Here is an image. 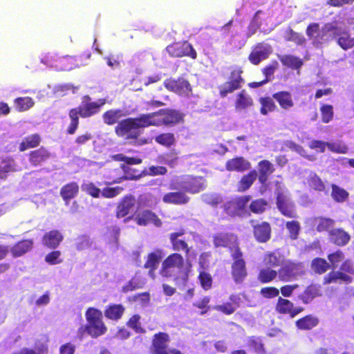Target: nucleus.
I'll return each instance as SVG.
<instances>
[{"mask_svg": "<svg viewBox=\"0 0 354 354\" xmlns=\"http://www.w3.org/2000/svg\"><path fill=\"white\" fill-rule=\"evenodd\" d=\"M278 271L271 269L270 267L259 270L257 279L261 283H268L276 279Z\"/></svg>", "mask_w": 354, "mask_h": 354, "instance_id": "3c124183", "label": "nucleus"}, {"mask_svg": "<svg viewBox=\"0 0 354 354\" xmlns=\"http://www.w3.org/2000/svg\"><path fill=\"white\" fill-rule=\"evenodd\" d=\"M320 295L319 288L315 284H310L305 288L298 297L303 304H308Z\"/></svg>", "mask_w": 354, "mask_h": 354, "instance_id": "a19ab883", "label": "nucleus"}, {"mask_svg": "<svg viewBox=\"0 0 354 354\" xmlns=\"http://www.w3.org/2000/svg\"><path fill=\"white\" fill-rule=\"evenodd\" d=\"M50 158L51 153L44 147L31 151L28 154V160L34 167L41 165Z\"/></svg>", "mask_w": 354, "mask_h": 354, "instance_id": "c756f323", "label": "nucleus"}, {"mask_svg": "<svg viewBox=\"0 0 354 354\" xmlns=\"http://www.w3.org/2000/svg\"><path fill=\"white\" fill-rule=\"evenodd\" d=\"M253 104V99L245 89L241 90L236 96L234 106L236 110H245L252 106Z\"/></svg>", "mask_w": 354, "mask_h": 354, "instance_id": "e433bc0d", "label": "nucleus"}, {"mask_svg": "<svg viewBox=\"0 0 354 354\" xmlns=\"http://www.w3.org/2000/svg\"><path fill=\"white\" fill-rule=\"evenodd\" d=\"M198 279L199 283L204 290H209L212 287L213 279L212 275L205 271L202 270L199 272Z\"/></svg>", "mask_w": 354, "mask_h": 354, "instance_id": "bf43d9fd", "label": "nucleus"}, {"mask_svg": "<svg viewBox=\"0 0 354 354\" xmlns=\"http://www.w3.org/2000/svg\"><path fill=\"white\" fill-rule=\"evenodd\" d=\"M257 178V172L255 169L251 170L247 174L243 175L237 183V191L244 192L249 189Z\"/></svg>", "mask_w": 354, "mask_h": 354, "instance_id": "4c0bfd02", "label": "nucleus"}, {"mask_svg": "<svg viewBox=\"0 0 354 354\" xmlns=\"http://www.w3.org/2000/svg\"><path fill=\"white\" fill-rule=\"evenodd\" d=\"M252 227V234L255 240L259 243H265L270 241L272 236V227L268 221L259 222L255 219L249 221Z\"/></svg>", "mask_w": 354, "mask_h": 354, "instance_id": "a211bd4d", "label": "nucleus"}, {"mask_svg": "<svg viewBox=\"0 0 354 354\" xmlns=\"http://www.w3.org/2000/svg\"><path fill=\"white\" fill-rule=\"evenodd\" d=\"M242 251L231 254L233 262L231 266V274L236 283H241L248 276L246 263L243 257Z\"/></svg>", "mask_w": 354, "mask_h": 354, "instance_id": "ddd939ff", "label": "nucleus"}, {"mask_svg": "<svg viewBox=\"0 0 354 354\" xmlns=\"http://www.w3.org/2000/svg\"><path fill=\"white\" fill-rule=\"evenodd\" d=\"M136 204V198L133 196L128 194L124 196L118 203L116 210L115 216L117 218H122L126 216L130 212V210Z\"/></svg>", "mask_w": 354, "mask_h": 354, "instance_id": "bb28decb", "label": "nucleus"}, {"mask_svg": "<svg viewBox=\"0 0 354 354\" xmlns=\"http://www.w3.org/2000/svg\"><path fill=\"white\" fill-rule=\"evenodd\" d=\"M140 319L141 317L139 315L135 314L129 319L126 325L132 328L136 333H145L146 330L142 327Z\"/></svg>", "mask_w": 354, "mask_h": 354, "instance_id": "13d9d810", "label": "nucleus"}, {"mask_svg": "<svg viewBox=\"0 0 354 354\" xmlns=\"http://www.w3.org/2000/svg\"><path fill=\"white\" fill-rule=\"evenodd\" d=\"M163 84L168 91L179 95L189 96L192 91L189 81L183 77L177 79L168 78L164 81Z\"/></svg>", "mask_w": 354, "mask_h": 354, "instance_id": "6ab92c4d", "label": "nucleus"}, {"mask_svg": "<svg viewBox=\"0 0 354 354\" xmlns=\"http://www.w3.org/2000/svg\"><path fill=\"white\" fill-rule=\"evenodd\" d=\"M155 142L162 146L170 147L176 144V138L171 132L161 133L154 138Z\"/></svg>", "mask_w": 354, "mask_h": 354, "instance_id": "8fccbe9b", "label": "nucleus"}, {"mask_svg": "<svg viewBox=\"0 0 354 354\" xmlns=\"http://www.w3.org/2000/svg\"><path fill=\"white\" fill-rule=\"evenodd\" d=\"M213 244L215 248H227L232 253L241 251L237 235L232 232H219L213 236Z\"/></svg>", "mask_w": 354, "mask_h": 354, "instance_id": "4468645a", "label": "nucleus"}, {"mask_svg": "<svg viewBox=\"0 0 354 354\" xmlns=\"http://www.w3.org/2000/svg\"><path fill=\"white\" fill-rule=\"evenodd\" d=\"M85 317L87 324L78 329L79 334L83 335L84 332H86L93 338H97L106 333L107 327L103 321V315L101 310L89 307L86 310Z\"/></svg>", "mask_w": 354, "mask_h": 354, "instance_id": "0eeeda50", "label": "nucleus"}, {"mask_svg": "<svg viewBox=\"0 0 354 354\" xmlns=\"http://www.w3.org/2000/svg\"><path fill=\"white\" fill-rule=\"evenodd\" d=\"M82 190L92 196L93 198H99L101 195V190L93 183H87L82 185Z\"/></svg>", "mask_w": 354, "mask_h": 354, "instance_id": "774afa93", "label": "nucleus"}, {"mask_svg": "<svg viewBox=\"0 0 354 354\" xmlns=\"http://www.w3.org/2000/svg\"><path fill=\"white\" fill-rule=\"evenodd\" d=\"M201 200L206 205L213 207H217L223 202L222 196L216 193H205L202 194Z\"/></svg>", "mask_w": 354, "mask_h": 354, "instance_id": "4d7b16f0", "label": "nucleus"}, {"mask_svg": "<svg viewBox=\"0 0 354 354\" xmlns=\"http://www.w3.org/2000/svg\"><path fill=\"white\" fill-rule=\"evenodd\" d=\"M314 222L316 223V230L318 232H328L329 233L335 224L334 219L324 216L315 217Z\"/></svg>", "mask_w": 354, "mask_h": 354, "instance_id": "79ce46f5", "label": "nucleus"}, {"mask_svg": "<svg viewBox=\"0 0 354 354\" xmlns=\"http://www.w3.org/2000/svg\"><path fill=\"white\" fill-rule=\"evenodd\" d=\"M259 102L261 105L259 111L262 115H267L269 113L274 112L277 109L272 97H261L259 99Z\"/></svg>", "mask_w": 354, "mask_h": 354, "instance_id": "37998d69", "label": "nucleus"}, {"mask_svg": "<svg viewBox=\"0 0 354 354\" xmlns=\"http://www.w3.org/2000/svg\"><path fill=\"white\" fill-rule=\"evenodd\" d=\"M319 111L322 122L328 123L333 120L334 117V111L332 105L323 104L321 105Z\"/></svg>", "mask_w": 354, "mask_h": 354, "instance_id": "052dcab7", "label": "nucleus"}, {"mask_svg": "<svg viewBox=\"0 0 354 354\" xmlns=\"http://www.w3.org/2000/svg\"><path fill=\"white\" fill-rule=\"evenodd\" d=\"M319 324V319L317 317L309 314L295 322L296 327L301 330H310L315 328Z\"/></svg>", "mask_w": 354, "mask_h": 354, "instance_id": "c9c22d12", "label": "nucleus"}, {"mask_svg": "<svg viewBox=\"0 0 354 354\" xmlns=\"http://www.w3.org/2000/svg\"><path fill=\"white\" fill-rule=\"evenodd\" d=\"M230 302H225L214 306V309L225 315L233 314L240 307L241 297L239 295L232 294L229 297Z\"/></svg>", "mask_w": 354, "mask_h": 354, "instance_id": "7c9ffc66", "label": "nucleus"}, {"mask_svg": "<svg viewBox=\"0 0 354 354\" xmlns=\"http://www.w3.org/2000/svg\"><path fill=\"white\" fill-rule=\"evenodd\" d=\"M170 337L168 333L158 332L153 335L151 345V354H183L176 348L169 349Z\"/></svg>", "mask_w": 354, "mask_h": 354, "instance_id": "9b49d317", "label": "nucleus"}, {"mask_svg": "<svg viewBox=\"0 0 354 354\" xmlns=\"http://www.w3.org/2000/svg\"><path fill=\"white\" fill-rule=\"evenodd\" d=\"M304 266L302 263L287 261L282 264L278 270L279 279L283 282H289L296 280L298 277L304 275Z\"/></svg>", "mask_w": 354, "mask_h": 354, "instance_id": "9d476101", "label": "nucleus"}, {"mask_svg": "<svg viewBox=\"0 0 354 354\" xmlns=\"http://www.w3.org/2000/svg\"><path fill=\"white\" fill-rule=\"evenodd\" d=\"M149 127H173L184 122L185 115L180 111L174 109H162L157 111L146 113Z\"/></svg>", "mask_w": 354, "mask_h": 354, "instance_id": "423d86ee", "label": "nucleus"}, {"mask_svg": "<svg viewBox=\"0 0 354 354\" xmlns=\"http://www.w3.org/2000/svg\"><path fill=\"white\" fill-rule=\"evenodd\" d=\"M337 44L344 50H348L354 47V37L347 30H343L337 26L334 38Z\"/></svg>", "mask_w": 354, "mask_h": 354, "instance_id": "393cba45", "label": "nucleus"}, {"mask_svg": "<svg viewBox=\"0 0 354 354\" xmlns=\"http://www.w3.org/2000/svg\"><path fill=\"white\" fill-rule=\"evenodd\" d=\"M207 180L204 176L183 174L172 178L168 185L169 190H183L186 194H196L205 189Z\"/></svg>", "mask_w": 354, "mask_h": 354, "instance_id": "39448f33", "label": "nucleus"}, {"mask_svg": "<svg viewBox=\"0 0 354 354\" xmlns=\"http://www.w3.org/2000/svg\"><path fill=\"white\" fill-rule=\"evenodd\" d=\"M124 116L121 109H109L102 115L104 122L107 125H113L120 122V119Z\"/></svg>", "mask_w": 354, "mask_h": 354, "instance_id": "c03bdc74", "label": "nucleus"}, {"mask_svg": "<svg viewBox=\"0 0 354 354\" xmlns=\"http://www.w3.org/2000/svg\"><path fill=\"white\" fill-rule=\"evenodd\" d=\"M279 60L283 66L293 70H299L304 64L301 59L291 55L280 56Z\"/></svg>", "mask_w": 354, "mask_h": 354, "instance_id": "49530a36", "label": "nucleus"}, {"mask_svg": "<svg viewBox=\"0 0 354 354\" xmlns=\"http://www.w3.org/2000/svg\"><path fill=\"white\" fill-rule=\"evenodd\" d=\"M330 268H336L338 264L342 261L339 270H332L327 273L323 278V284L328 285L344 284L348 285L353 281L354 263L351 259H345V254L341 250H337L327 255Z\"/></svg>", "mask_w": 354, "mask_h": 354, "instance_id": "f257e3e1", "label": "nucleus"}, {"mask_svg": "<svg viewBox=\"0 0 354 354\" xmlns=\"http://www.w3.org/2000/svg\"><path fill=\"white\" fill-rule=\"evenodd\" d=\"M337 22L336 21L325 24L315 37V44H322L335 39V32L337 30Z\"/></svg>", "mask_w": 354, "mask_h": 354, "instance_id": "412c9836", "label": "nucleus"}, {"mask_svg": "<svg viewBox=\"0 0 354 354\" xmlns=\"http://www.w3.org/2000/svg\"><path fill=\"white\" fill-rule=\"evenodd\" d=\"M250 195H243L226 201L223 205V212L230 217L243 216L247 212V206L251 201Z\"/></svg>", "mask_w": 354, "mask_h": 354, "instance_id": "1a4fd4ad", "label": "nucleus"}, {"mask_svg": "<svg viewBox=\"0 0 354 354\" xmlns=\"http://www.w3.org/2000/svg\"><path fill=\"white\" fill-rule=\"evenodd\" d=\"M41 142V138L39 134H30L22 140L19 146V150L21 152L27 149L37 147Z\"/></svg>", "mask_w": 354, "mask_h": 354, "instance_id": "ea45409f", "label": "nucleus"}, {"mask_svg": "<svg viewBox=\"0 0 354 354\" xmlns=\"http://www.w3.org/2000/svg\"><path fill=\"white\" fill-rule=\"evenodd\" d=\"M32 239H23L17 242L10 248V252L13 258L20 257L30 252L33 248Z\"/></svg>", "mask_w": 354, "mask_h": 354, "instance_id": "473e14b6", "label": "nucleus"}, {"mask_svg": "<svg viewBox=\"0 0 354 354\" xmlns=\"http://www.w3.org/2000/svg\"><path fill=\"white\" fill-rule=\"evenodd\" d=\"M63 239L64 236L59 230H52L44 234L41 242L45 247L54 250L60 245Z\"/></svg>", "mask_w": 354, "mask_h": 354, "instance_id": "c85d7f7f", "label": "nucleus"}, {"mask_svg": "<svg viewBox=\"0 0 354 354\" xmlns=\"http://www.w3.org/2000/svg\"><path fill=\"white\" fill-rule=\"evenodd\" d=\"M121 168L124 172V176L122 178L124 180H138L143 176L142 171H140L136 169L132 168L131 166L121 165Z\"/></svg>", "mask_w": 354, "mask_h": 354, "instance_id": "6e6d98bb", "label": "nucleus"}, {"mask_svg": "<svg viewBox=\"0 0 354 354\" xmlns=\"http://www.w3.org/2000/svg\"><path fill=\"white\" fill-rule=\"evenodd\" d=\"M248 345L250 348H252L258 353H265L264 344L261 338L256 336L249 337L248 339Z\"/></svg>", "mask_w": 354, "mask_h": 354, "instance_id": "680f3d73", "label": "nucleus"}, {"mask_svg": "<svg viewBox=\"0 0 354 354\" xmlns=\"http://www.w3.org/2000/svg\"><path fill=\"white\" fill-rule=\"evenodd\" d=\"M269 207L268 200L260 198L252 200L249 205L250 211L254 214H261L264 213Z\"/></svg>", "mask_w": 354, "mask_h": 354, "instance_id": "09e8293b", "label": "nucleus"}, {"mask_svg": "<svg viewBox=\"0 0 354 354\" xmlns=\"http://www.w3.org/2000/svg\"><path fill=\"white\" fill-rule=\"evenodd\" d=\"M143 286V282L136 276L133 277L122 288V291L124 293L133 291L136 289L141 288Z\"/></svg>", "mask_w": 354, "mask_h": 354, "instance_id": "69168bd1", "label": "nucleus"}, {"mask_svg": "<svg viewBox=\"0 0 354 354\" xmlns=\"http://www.w3.org/2000/svg\"><path fill=\"white\" fill-rule=\"evenodd\" d=\"M79 193V185L76 182L68 183L62 187L60 196L66 205L69 204L71 199L75 198Z\"/></svg>", "mask_w": 354, "mask_h": 354, "instance_id": "f704fd0d", "label": "nucleus"}, {"mask_svg": "<svg viewBox=\"0 0 354 354\" xmlns=\"http://www.w3.org/2000/svg\"><path fill=\"white\" fill-rule=\"evenodd\" d=\"M283 261V256L277 251L268 252L263 258L265 264L270 268L281 266Z\"/></svg>", "mask_w": 354, "mask_h": 354, "instance_id": "de8ad7c7", "label": "nucleus"}, {"mask_svg": "<svg viewBox=\"0 0 354 354\" xmlns=\"http://www.w3.org/2000/svg\"><path fill=\"white\" fill-rule=\"evenodd\" d=\"M259 167V181L261 184H265L268 180V176L274 171L272 163L267 160H261L258 163Z\"/></svg>", "mask_w": 354, "mask_h": 354, "instance_id": "58836bf2", "label": "nucleus"}, {"mask_svg": "<svg viewBox=\"0 0 354 354\" xmlns=\"http://www.w3.org/2000/svg\"><path fill=\"white\" fill-rule=\"evenodd\" d=\"M185 259L178 252L167 256L162 263L160 274L164 278L172 279L176 284H185L189 278V270L185 268Z\"/></svg>", "mask_w": 354, "mask_h": 354, "instance_id": "7ed1b4c3", "label": "nucleus"}, {"mask_svg": "<svg viewBox=\"0 0 354 354\" xmlns=\"http://www.w3.org/2000/svg\"><path fill=\"white\" fill-rule=\"evenodd\" d=\"M163 257V252L160 249H156L153 252L148 254L147 259L144 264V268L149 269V275L155 278V271L158 268V264Z\"/></svg>", "mask_w": 354, "mask_h": 354, "instance_id": "b1692460", "label": "nucleus"}, {"mask_svg": "<svg viewBox=\"0 0 354 354\" xmlns=\"http://www.w3.org/2000/svg\"><path fill=\"white\" fill-rule=\"evenodd\" d=\"M106 103V99L105 98L92 102L89 95H84L81 104L77 108L71 109L68 112L71 122L66 130L67 134L73 135L76 132L80 123L79 116L86 118L97 114Z\"/></svg>", "mask_w": 354, "mask_h": 354, "instance_id": "f03ea898", "label": "nucleus"}, {"mask_svg": "<svg viewBox=\"0 0 354 354\" xmlns=\"http://www.w3.org/2000/svg\"><path fill=\"white\" fill-rule=\"evenodd\" d=\"M275 310L281 315H288L290 317H295L303 312L302 307H295L294 304L288 299L279 297L275 306Z\"/></svg>", "mask_w": 354, "mask_h": 354, "instance_id": "aec40b11", "label": "nucleus"}, {"mask_svg": "<svg viewBox=\"0 0 354 354\" xmlns=\"http://www.w3.org/2000/svg\"><path fill=\"white\" fill-rule=\"evenodd\" d=\"M143 176H163L167 173V169L164 166L151 165L147 168H145L142 171Z\"/></svg>", "mask_w": 354, "mask_h": 354, "instance_id": "e2e57ef3", "label": "nucleus"}, {"mask_svg": "<svg viewBox=\"0 0 354 354\" xmlns=\"http://www.w3.org/2000/svg\"><path fill=\"white\" fill-rule=\"evenodd\" d=\"M171 192L165 193L162 196V202L166 204L175 205H184L187 204L190 198L181 189L170 190Z\"/></svg>", "mask_w": 354, "mask_h": 354, "instance_id": "5701e85b", "label": "nucleus"}, {"mask_svg": "<svg viewBox=\"0 0 354 354\" xmlns=\"http://www.w3.org/2000/svg\"><path fill=\"white\" fill-rule=\"evenodd\" d=\"M250 167V162L241 156L230 159L225 163V169L228 171L244 172Z\"/></svg>", "mask_w": 354, "mask_h": 354, "instance_id": "2f4dec72", "label": "nucleus"}, {"mask_svg": "<svg viewBox=\"0 0 354 354\" xmlns=\"http://www.w3.org/2000/svg\"><path fill=\"white\" fill-rule=\"evenodd\" d=\"M272 53V48L269 44L258 42L252 46L248 59L252 65L257 66L268 59Z\"/></svg>", "mask_w": 354, "mask_h": 354, "instance_id": "f3484780", "label": "nucleus"}, {"mask_svg": "<svg viewBox=\"0 0 354 354\" xmlns=\"http://www.w3.org/2000/svg\"><path fill=\"white\" fill-rule=\"evenodd\" d=\"M185 234L184 230H180L178 232H172L169 234V241L171 244L172 250L176 252L183 251L185 254V260L187 263L190 261L196 259L197 253L195 250L189 248L187 243L179 237Z\"/></svg>", "mask_w": 354, "mask_h": 354, "instance_id": "f8f14e48", "label": "nucleus"}, {"mask_svg": "<svg viewBox=\"0 0 354 354\" xmlns=\"http://www.w3.org/2000/svg\"><path fill=\"white\" fill-rule=\"evenodd\" d=\"M14 104L18 111L23 112L32 107L35 102L30 97H19L15 99Z\"/></svg>", "mask_w": 354, "mask_h": 354, "instance_id": "603ef678", "label": "nucleus"}, {"mask_svg": "<svg viewBox=\"0 0 354 354\" xmlns=\"http://www.w3.org/2000/svg\"><path fill=\"white\" fill-rule=\"evenodd\" d=\"M331 196L336 202L342 203L348 198V193L344 189L332 185Z\"/></svg>", "mask_w": 354, "mask_h": 354, "instance_id": "0e129e2a", "label": "nucleus"}, {"mask_svg": "<svg viewBox=\"0 0 354 354\" xmlns=\"http://www.w3.org/2000/svg\"><path fill=\"white\" fill-rule=\"evenodd\" d=\"M167 52L173 57H189L192 59L197 58V53L193 46L187 41L174 42L166 48Z\"/></svg>", "mask_w": 354, "mask_h": 354, "instance_id": "2eb2a0df", "label": "nucleus"}, {"mask_svg": "<svg viewBox=\"0 0 354 354\" xmlns=\"http://www.w3.org/2000/svg\"><path fill=\"white\" fill-rule=\"evenodd\" d=\"M243 73V71L241 67H234L230 71L227 80L218 86V92L221 97H225L228 94L241 88L244 83Z\"/></svg>", "mask_w": 354, "mask_h": 354, "instance_id": "6e6552de", "label": "nucleus"}, {"mask_svg": "<svg viewBox=\"0 0 354 354\" xmlns=\"http://www.w3.org/2000/svg\"><path fill=\"white\" fill-rule=\"evenodd\" d=\"M310 268L315 274L321 275L330 268V265L325 259L316 257L312 260Z\"/></svg>", "mask_w": 354, "mask_h": 354, "instance_id": "a18cd8bd", "label": "nucleus"}, {"mask_svg": "<svg viewBox=\"0 0 354 354\" xmlns=\"http://www.w3.org/2000/svg\"><path fill=\"white\" fill-rule=\"evenodd\" d=\"M286 227L288 231V236L290 240H297L299 237L301 225L299 221L296 220H292L286 223Z\"/></svg>", "mask_w": 354, "mask_h": 354, "instance_id": "5fc2aeb1", "label": "nucleus"}, {"mask_svg": "<svg viewBox=\"0 0 354 354\" xmlns=\"http://www.w3.org/2000/svg\"><path fill=\"white\" fill-rule=\"evenodd\" d=\"M146 113L136 118H127L120 120L115 127V134L127 140H137L141 136L140 129L149 127Z\"/></svg>", "mask_w": 354, "mask_h": 354, "instance_id": "20e7f679", "label": "nucleus"}, {"mask_svg": "<svg viewBox=\"0 0 354 354\" xmlns=\"http://www.w3.org/2000/svg\"><path fill=\"white\" fill-rule=\"evenodd\" d=\"M276 205L279 212L283 216L288 218H297L298 217L294 202L283 192H278L276 193Z\"/></svg>", "mask_w": 354, "mask_h": 354, "instance_id": "dca6fc26", "label": "nucleus"}, {"mask_svg": "<svg viewBox=\"0 0 354 354\" xmlns=\"http://www.w3.org/2000/svg\"><path fill=\"white\" fill-rule=\"evenodd\" d=\"M133 219L136 224L140 226H147L151 223L156 227H159L162 224L158 215L150 209H145L137 214Z\"/></svg>", "mask_w": 354, "mask_h": 354, "instance_id": "4be33fe9", "label": "nucleus"}, {"mask_svg": "<svg viewBox=\"0 0 354 354\" xmlns=\"http://www.w3.org/2000/svg\"><path fill=\"white\" fill-rule=\"evenodd\" d=\"M279 68V63L277 60H272L261 69L264 80L268 83L274 79V75Z\"/></svg>", "mask_w": 354, "mask_h": 354, "instance_id": "864d4df0", "label": "nucleus"}, {"mask_svg": "<svg viewBox=\"0 0 354 354\" xmlns=\"http://www.w3.org/2000/svg\"><path fill=\"white\" fill-rule=\"evenodd\" d=\"M328 239L334 245L343 247L349 243L351 236L342 228H335L329 231Z\"/></svg>", "mask_w": 354, "mask_h": 354, "instance_id": "cd10ccee", "label": "nucleus"}, {"mask_svg": "<svg viewBox=\"0 0 354 354\" xmlns=\"http://www.w3.org/2000/svg\"><path fill=\"white\" fill-rule=\"evenodd\" d=\"M285 39L288 41H292L297 45H303L306 42V39L292 29L288 28L286 32Z\"/></svg>", "mask_w": 354, "mask_h": 354, "instance_id": "338daca9", "label": "nucleus"}, {"mask_svg": "<svg viewBox=\"0 0 354 354\" xmlns=\"http://www.w3.org/2000/svg\"><path fill=\"white\" fill-rule=\"evenodd\" d=\"M125 312V307L121 304H111L104 310V314L107 319L118 322Z\"/></svg>", "mask_w": 354, "mask_h": 354, "instance_id": "72a5a7b5", "label": "nucleus"}, {"mask_svg": "<svg viewBox=\"0 0 354 354\" xmlns=\"http://www.w3.org/2000/svg\"><path fill=\"white\" fill-rule=\"evenodd\" d=\"M272 97L283 110L288 111L295 106V102L290 91H279L274 93Z\"/></svg>", "mask_w": 354, "mask_h": 354, "instance_id": "a878e982", "label": "nucleus"}]
</instances>
